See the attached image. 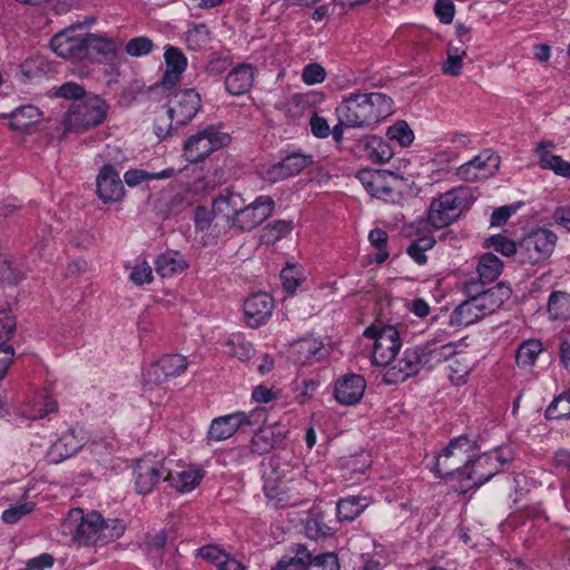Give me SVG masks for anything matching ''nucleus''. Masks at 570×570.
I'll return each instance as SVG.
<instances>
[{
    "instance_id": "f704fd0d",
    "label": "nucleus",
    "mask_w": 570,
    "mask_h": 570,
    "mask_svg": "<svg viewBox=\"0 0 570 570\" xmlns=\"http://www.w3.org/2000/svg\"><path fill=\"white\" fill-rule=\"evenodd\" d=\"M370 504L364 497H346L337 501L336 515L340 522H351L356 519Z\"/></svg>"
},
{
    "instance_id": "cd10ccee",
    "label": "nucleus",
    "mask_w": 570,
    "mask_h": 570,
    "mask_svg": "<svg viewBox=\"0 0 570 570\" xmlns=\"http://www.w3.org/2000/svg\"><path fill=\"white\" fill-rule=\"evenodd\" d=\"M554 148V142L551 140H541L538 142L534 151L539 159V165L542 169L552 170L556 175L570 178V163L562 159L560 156L553 155L551 150Z\"/></svg>"
},
{
    "instance_id": "37998d69",
    "label": "nucleus",
    "mask_w": 570,
    "mask_h": 570,
    "mask_svg": "<svg viewBox=\"0 0 570 570\" xmlns=\"http://www.w3.org/2000/svg\"><path fill=\"white\" fill-rule=\"evenodd\" d=\"M471 371V364L468 355L456 351V355L451 358L449 364V377L453 384L460 385L465 382Z\"/></svg>"
},
{
    "instance_id": "ea45409f",
    "label": "nucleus",
    "mask_w": 570,
    "mask_h": 570,
    "mask_svg": "<svg viewBox=\"0 0 570 570\" xmlns=\"http://www.w3.org/2000/svg\"><path fill=\"white\" fill-rule=\"evenodd\" d=\"M176 175V170L170 167L160 171H147L144 169H129L124 174V180L129 187H136L139 184L154 179H168Z\"/></svg>"
},
{
    "instance_id": "473e14b6",
    "label": "nucleus",
    "mask_w": 570,
    "mask_h": 570,
    "mask_svg": "<svg viewBox=\"0 0 570 570\" xmlns=\"http://www.w3.org/2000/svg\"><path fill=\"white\" fill-rule=\"evenodd\" d=\"M42 118V112L32 105H26L17 108L10 115V127L21 132H30L38 126Z\"/></svg>"
},
{
    "instance_id": "c756f323",
    "label": "nucleus",
    "mask_w": 570,
    "mask_h": 570,
    "mask_svg": "<svg viewBox=\"0 0 570 570\" xmlns=\"http://www.w3.org/2000/svg\"><path fill=\"white\" fill-rule=\"evenodd\" d=\"M511 296V288L503 283L497 284L485 291L480 296L474 297L483 316L495 312Z\"/></svg>"
},
{
    "instance_id": "f257e3e1",
    "label": "nucleus",
    "mask_w": 570,
    "mask_h": 570,
    "mask_svg": "<svg viewBox=\"0 0 570 570\" xmlns=\"http://www.w3.org/2000/svg\"><path fill=\"white\" fill-rule=\"evenodd\" d=\"M126 530L120 519H104L92 510L71 509L61 522V533L71 542L83 547L106 546L119 539Z\"/></svg>"
},
{
    "instance_id": "bb28decb",
    "label": "nucleus",
    "mask_w": 570,
    "mask_h": 570,
    "mask_svg": "<svg viewBox=\"0 0 570 570\" xmlns=\"http://www.w3.org/2000/svg\"><path fill=\"white\" fill-rule=\"evenodd\" d=\"M324 100V95L318 91H308L305 94H295L284 104L283 110L287 118L293 120L302 118L311 112L315 105Z\"/></svg>"
},
{
    "instance_id": "de8ad7c7",
    "label": "nucleus",
    "mask_w": 570,
    "mask_h": 570,
    "mask_svg": "<svg viewBox=\"0 0 570 570\" xmlns=\"http://www.w3.org/2000/svg\"><path fill=\"white\" fill-rule=\"evenodd\" d=\"M548 420L570 419V390L557 396L547 407Z\"/></svg>"
},
{
    "instance_id": "6e6d98bb",
    "label": "nucleus",
    "mask_w": 570,
    "mask_h": 570,
    "mask_svg": "<svg viewBox=\"0 0 570 570\" xmlns=\"http://www.w3.org/2000/svg\"><path fill=\"white\" fill-rule=\"evenodd\" d=\"M129 279L138 286L151 283L154 279L151 266L146 261L138 262L131 267Z\"/></svg>"
},
{
    "instance_id": "4be33fe9",
    "label": "nucleus",
    "mask_w": 570,
    "mask_h": 570,
    "mask_svg": "<svg viewBox=\"0 0 570 570\" xmlns=\"http://www.w3.org/2000/svg\"><path fill=\"white\" fill-rule=\"evenodd\" d=\"M164 60L165 71L158 87L163 90H171L180 82L187 69V58L180 49L168 45L165 47Z\"/></svg>"
},
{
    "instance_id": "a878e982",
    "label": "nucleus",
    "mask_w": 570,
    "mask_h": 570,
    "mask_svg": "<svg viewBox=\"0 0 570 570\" xmlns=\"http://www.w3.org/2000/svg\"><path fill=\"white\" fill-rule=\"evenodd\" d=\"M323 342L317 337L305 336L291 345L289 356L298 364H311L323 357Z\"/></svg>"
},
{
    "instance_id": "412c9836",
    "label": "nucleus",
    "mask_w": 570,
    "mask_h": 570,
    "mask_svg": "<svg viewBox=\"0 0 570 570\" xmlns=\"http://www.w3.org/2000/svg\"><path fill=\"white\" fill-rule=\"evenodd\" d=\"M96 191L105 204L117 203L124 197L122 181L112 165L106 164L100 168L96 178Z\"/></svg>"
},
{
    "instance_id": "2eb2a0df",
    "label": "nucleus",
    "mask_w": 570,
    "mask_h": 570,
    "mask_svg": "<svg viewBox=\"0 0 570 570\" xmlns=\"http://www.w3.org/2000/svg\"><path fill=\"white\" fill-rule=\"evenodd\" d=\"M500 167V156L492 149H484L473 159L458 167L455 175L460 180L474 183L492 177Z\"/></svg>"
},
{
    "instance_id": "72a5a7b5",
    "label": "nucleus",
    "mask_w": 570,
    "mask_h": 570,
    "mask_svg": "<svg viewBox=\"0 0 570 570\" xmlns=\"http://www.w3.org/2000/svg\"><path fill=\"white\" fill-rule=\"evenodd\" d=\"M167 461V471L164 481L177 490L178 492H189L197 487L203 478V474L197 470H180L174 471L170 469Z\"/></svg>"
},
{
    "instance_id": "9d476101",
    "label": "nucleus",
    "mask_w": 570,
    "mask_h": 570,
    "mask_svg": "<svg viewBox=\"0 0 570 570\" xmlns=\"http://www.w3.org/2000/svg\"><path fill=\"white\" fill-rule=\"evenodd\" d=\"M503 465V460L498 451L484 453L473 460L465 472L464 480L453 485L455 492L465 493L473 487H480L495 475Z\"/></svg>"
},
{
    "instance_id": "a19ab883",
    "label": "nucleus",
    "mask_w": 570,
    "mask_h": 570,
    "mask_svg": "<svg viewBox=\"0 0 570 570\" xmlns=\"http://www.w3.org/2000/svg\"><path fill=\"white\" fill-rule=\"evenodd\" d=\"M226 345L228 346V354L243 362L250 360L255 354L254 345L242 333L232 334L227 338Z\"/></svg>"
},
{
    "instance_id": "e2e57ef3",
    "label": "nucleus",
    "mask_w": 570,
    "mask_h": 570,
    "mask_svg": "<svg viewBox=\"0 0 570 570\" xmlns=\"http://www.w3.org/2000/svg\"><path fill=\"white\" fill-rule=\"evenodd\" d=\"M56 96L66 99H80L87 97L85 88L77 82L68 81L56 89Z\"/></svg>"
},
{
    "instance_id": "a18cd8bd",
    "label": "nucleus",
    "mask_w": 570,
    "mask_h": 570,
    "mask_svg": "<svg viewBox=\"0 0 570 570\" xmlns=\"http://www.w3.org/2000/svg\"><path fill=\"white\" fill-rule=\"evenodd\" d=\"M542 352V344L537 340L523 342L515 354V362L521 367H528L535 363L539 354Z\"/></svg>"
},
{
    "instance_id": "13d9d810",
    "label": "nucleus",
    "mask_w": 570,
    "mask_h": 570,
    "mask_svg": "<svg viewBox=\"0 0 570 570\" xmlns=\"http://www.w3.org/2000/svg\"><path fill=\"white\" fill-rule=\"evenodd\" d=\"M16 331V320L10 312L0 311V345H8Z\"/></svg>"
},
{
    "instance_id": "4d7b16f0",
    "label": "nucleus",
    "mask_w": 570,
    "mask_h": 570,
    "mask_svg": "<svg viewBox=\"0 0 570 570\" xmlns=\"http://www.w3.org/2000/svg\"><path fill=\"white\" fill-rule=\"evenodd\" d=\"M325 77V69L316 62L306 65L302 71V80L308 86L323 82Z\"/></svg>"
},
{
    "instance_id": "4468645a",
    "label": "nucleus",
    "mask_w": 570,
    "mask_h": 570,
    "mask_svg": "<svg viewBox=\"0 0 570 570\" xmlns=\"http://www.w3.org/2000/svg\"><path fill=\"white\" fill-rule=\"evenodd\" d=\"M86 39L87 31L79 26H70L55 35L50 46L53 52L63 59L82 61Z\"/></svg>"
},
{
    "instance_id": "e433bc0d",
    "label": "nucleus",
    "mask_w": 570,
    "mask_h": 570,
    "mask_svg": "<svg viewBox=\"0 0 570 570\" xmlns=\"http://www.w3.org/2000/svg\"><path fill=\"white\" fill-rule=\"evenodd\" d=\"M421 346L424 351L426 365L429 366H434L444 361H449L456 355V345L454 343L436 344L429 342Z\"/></svg>"
},
{
    "instance_id": "0e129e2a",
    "label": "nucleus",
    "mask_w": 570,
    "mask_h": 570,
    "mask_svg": "<svg viewBox=\"0 0 570 570\" xmlns=\"http://www.w3.org/2000/svg\"><path fill=\"white\" fill-rule=\"evenodd\" d=\"M434 12L442 23H451L454 18L455 7L451 0H436Z\"/></svg>"
},
{
    "instance_id": "864d4df0",
    "label": "nucleus",
    "mask_w": 570,
    "mask_h": 570,
    "mask_svg": "<svg viewBox=\"0 0 570 570\" xmlns=\"http://www.w3.org/2000/svg\"><path fill=\"white\" fill-rule=\"evenodd\" d=\"M368 240L373 247L379 252L375 256V262L381 264L389 258V253L385 249L387 244V233L381 228H374L368 234Z\"/></svg>"
},
{
    "instance_id": "f3484780",
    "label": "nucleus",
    "mask_w": 570,
    "mask_h": 570,
    "mask_svg": "<svg viewBox=\"0 0 570 570\" xmlns=\"http://www.w3.org/2000/svg\"><path fill=\"white\" fill-rule=\"evenodd\" d=\"M122 41L105 33L87 32L83 60L98 63L114 61L121 50Z\"/></svg>"
},
{
    "instance_id": "3c124183",
    "label": "nucleus",
    "mask_w": 570,
    "mask_h": 570,
    "mask_svg": "<svg viewBox=\"0 0 570 570\" xmlns=\"http://www.w3.org/2000/svg\"><path fill=\"white\" fill-rule=\"evenodd\" d=\"M154 48V41L146 36L131 38L125 46L126 53L135 58L149 55Z\"/></svg>"
},
{
    "instance_id": "ddd939ff",
    "label": "nucleus",
    "mask_w": 570,
    "mask_h": 570,
    "mask_svg": "<svg viewBox=\"0 0 570 570\" xmlns=\"http://www.w3.org/2000/svg\"><path fill=\"white\" fill-rule=\"evenodd\" d=\"M275 203L271 196L261 195L255 200L243 205L229 229L250 232L265 222L274 212Z\"/></svg>"
},
{
    "instance_id": "5701e85b",
    "label": "nucleus",
    "mask_w": 570,
    "mask_h": 570,
    "mask_svg": "<svg viewBox=\"0 0 570 570\" xmlns=\"http://www.w3.org/2000/svg\"><path fill=\"white\" fill-rule=\"evenodd\" d=\"M273 309L274 301L267 293L253 294L244 302L245 318L253 328L265 324L271 317Z\"/></svg>"
},
{
    "instance_id": "1a4fd4ad",
    "label": "nucleus",
    "mask_w": 570,
    "mask_h": 570,
    "mask_svg": "<svg viewBox=\"0 0 570 570\" xmlns=\"http://www.w3.org/2000/svg\"><path fill=\"white\" fill-rule=\"evenodd\" d=\"M230 137L214 126L190 135L184 142V156L189 163H198L226 146Z\"/></svg>"
},
{
    "instance_id": "680f3d73",
    "label": "nucleus",
    "mask_w": 570,
    "mask_h": 570,
    "mask_svg": "<svg viewBox=\"0 0 570 570\" xmlns=\"http://www.w3.org/2000/svg\"><path fill=\"white\" fill-rule=\"evenodd\" d=\"M488 243L494 248V250L501 253L504 256H511L515 253H519L515 244L502 235L491 236L488 239Z\"/></svg>"
},
{
    "instance_id": "6ab92c4d",
    "label": "nucleus",
    "mask_w": 570,
    "mask_h": 570,
    "mask_svg": "<svg viewBox=\"0 0 570 570\" xmlns=\"http://www.w3.org/2000/svg\"><path fill=\"white\" fill-rule=\"evenodd\" d=\"M356 177L373 197L384 200L393 197L396 176L391 171L362 169L357 173Z\"/></svg>"
},
{
    "instance_id": "dca6fc26",
    "label": "nucleus",
    "mask_w": 570,
    "mask_h": 570,
    "mask_svg": "<svg viewBox=\"0 0 570 570\" xmlns=\"http://www.w3.org/2000/svg\"><path fill=\"white\" fill-rule=\"evenodd\" d=\"M557 236L549 229L540 228L527 235L519 247V255L530 264L539 263L551 255Z\"/></svg>"
},
{
    "instance_id": "20e7f679",
    "label": "nucleus",
    "mask_w": 570,
    "mask_h": 570,
    "mask_svg": "<svg viewBox=\"0 0 570 570\" xmlns=\"http://www.w3.org/2000/svg\"><path fill=\"white\" fill-rule=\"evenodd\" d=\"M478 444L465 435L452 439L449 444L433 458V472L442 479L464 480L471 458L475 456Z\"/></svg>"
},
{
    "instance_id": "bf43d9fd",
    "label": "nucleus",
    "mask_w": 570,
    "mask_h": 570,
    "mask_svg": "<svg viewBox=\"0 0 570 570\" xmlns=\"http://www.w3.org/2000/svg\"><path fill=\"white\" fill-rule=\"evenodd\" d=\"M305 570H338V560L332 552L317 554Z\"/></svg>"
},
{
    "instance_id": "8fccbe9b",
    "label": "nucleus",
    "mask_w": 570,
    "mask_h": 570,
    "mask_svg": "<svg viewBox=\"0 0 570 570\" xmlns=\"http://www.w3.org/2000/svg\"><path fill=\"white\" fill-rule=\"evenodd\" d=\"M287 177L299 174L311 163V157L303 154H291L278 161Z\"/></svg>"
},
{
    "instance_id": "79ce46f5",
    "label": "nucleus",
    "mask_w": 570,
    "mask_h": 570,
    "mask_svg": "<svg viewBox=\"0 0 570 570\" xmlns=\"http://www.w3.org/2000/svg\"><path fill=\"white\" fill-rule=\"evenodd\" d=\"M365 148L368 158L379 164L387 163L394 155L391 145L380 137H372Z\"/></svg>"
},
{
    "instance_id": "b1692460",
    "label": "nucleus",
    "mask_w": 570,
    "mask_h": 570,
    "mask_svg": "<svg viewBox=\"0 0 570 570\" xmlns=\"http://www.w3.org/2000/svg\"><path fill=\"white\" fill-rule=\"evenodd\" d=\"M83 445V438L77 434L76 429H69L51 444L47 452L49 463L58 464L75 455Z\"/></svg>"
},
{
    "instance_id": "774afa93",
    "label": "nucleus",
    "mask_w": 570,
    "mask_h": 570,
    "mask_svg": "<svg viewBox=\"0 0 570 570\" xmlns=\"http://www.w3.org/2000/svg\"><path fill=\"white\" fill-rule=\"evenodd\" d=\"M309 126L312 134L317 138H327L331 135V127L327 120L320 117L316 112H312Z\"/></svg>"
},
{
    "instance_id": "c9c22d12",
    "label": "nucleus",
    "mask_w": 570,
    "mask_h": 570,
    "mask_svg": "<svg viewBox=\"0 0 570 570\" xmlns=\"http://www.w3.org/2000/svg\"><path fill=\"white\" fill-rule=\"evenodd\" d=\"M187 267L186 261L174 252L160 254L155 261V269L161 277H173L183 273Z\"/></svg>"
},
{
    "instance_id": "6e6552de",
    "label": "nucleus",
    "mask_w": 570,
    "mask_h": 570,
    "mask_svg": "<svg viewBox=\"0 0 570 570\" xmlns=\"http://www.w3.org/2000/svg\"><path fill=\"white\" fill-rule=\"evenodd\" d=\"M363 336L373 340L372 363L376 366L389 365L401 348L400 332L393 325H371Z\"/></svg>"
},
{
    "instance_id": "09e8293b",
    "label": "nucleus",
    "mask_w": 570,
    "mask_h": 570,
    "mask_svg": "<svg viewBox=\"0 0 570 570\" xmlns=\"http://www.w3.org/2000/svg\"><path fill=\"white\" fill-rule=\"evenodd\" d=\"M209 39V30L204 23L194 24L186 32V45L190 50L205 48Z\"/></svg>"
},
{
    "instance_id": "58836bf2",
    "label": "nucleus",
    "mask_w": 570,
    "mask_h": 570,
    "mask_svg": "<svg viewBox=\"0 0 570 570\" xmlns=\"http://www.w3.org/2000/svg\"><path fill=\"white\" fill-rule=\"evenodd\" d=\"M548 313L552 320L570 318V293L554 291L550 294L547 304Z\"/></svg>"
},
{
    "instance_id": "a211bd4d",
    "label": "nucleus",
    "mask_w": 570,
    "mask_h": 570,
    "mask_svg": "<svg viewBox=\"0 0 570 570\" xmlns=\"http://www.w3.org/2000/svg\"><path fill=\"white\" fill-rule=\"evenodd\" d=\"M424 365H426V360L422 346L409 347L397 363L387 370L384 380L387 383L404 382L410 376L417 374Z\"/></svg>"
},
{
    "instance_id": "0eeeda50",
    "label": "nucleus",
    "mask_w": 570,
    "mask_h": 570,
    "mask_svg": "<svg viewBox=\"0 0 570 570\" xmlns=\"http://www.w3.org/2000/svg\"><path fill=\"white\" fill-rule=\"evenodd\" d=\"M267 420L264 407H256L249 413L237 411L227 415L214 419L209 425L207 438L210 441L219 442L233 436L237 430L245 425L259 426Z\"/></svg>"
},
{
    "instance_id": "f8f14e48",
    "label": "nucleus",
    "mask_w": 570,
    "mask_h": 570,
    "mask_svg": "<svg viewBox=\"0 0 570 570\" xmlns=\"http://www.w3.org/2000/svg\"><path fill=\"white\" fill-rule=\"evenodd\" d=\"M167 471V460L156 455L139 459L132 471L135 489L139 494H148L164 480Z\"/></svg>"
},
{
    "instance_id": "5fc2aeb1",
    "label": "nucleus",
    "mask_w": 570,
    "mask_h": 570,
    "mask_svg": "<svg viewBox=\"0 0 570 570\" xmlns=\"http://www.w3.org/2000/svg\"><path fill=\"white\" fill-rule=\"evenodd\" d=\"M33 510L35 503L31 501L17 503L2 512V520L7 524H13L18 522L22 517L31 513Z\"/></svg>"
},
{
    "instance_id": "423d86ee",
    "label": "nucleus",
    "mask_w": 570,
    "mask_h": 570,
    "mask_svg": "<svg viewBox=\"0 0 570 570\" xmlns=\"http://www.w3.org/2000/svg\"><path fill=\"white\" fill-rule=\"evenodd\" d=\"M107 115V105L98 96H88L73 104L63 117V132L81 134L100 125Z\"/></svg>"
},
{
    "instance_id": "9b49d317",
    "label": "nucleus",
    "mask_w": 570,
    "mask_h": 570,
    "mask_svg": "<svg viewBox=\"0 0 570 570\" xmlns=\"http://www.w3.org/2000/svg\"><path fill=\"white\" fill-rule=\"evenodd\" d=\"M187 365V358L180 354L163 355L142 370V383L147 389H154L181 375Z\"/></svg>"
},
{
    "instance_id": "c85d7f7f",
    "label": "nucleus",
    "mask_w": 570,
    "mask_h": 570,
    "mask_svg": "<svg viewBox=\"0 0 570 570\" xmlns=\"http://www.w3.org/2000/svg\"><path fill=\"white\" fill-rule=\"evenodd\" d=\"M264 492L269 502L276 508L296 505L299 498L292 493V488L283 480H277L272 475L265 478Z\"/></svg>"
},
{
    "instance_id": "2f4dec72",
    "label": "nucleus",
    "mask_w": 570,
    "mask_h": 570,
    "mask_svg": "<svg viewBox=\"0 0 570 570\" xmlns=\"http://www.w3.org/2000/svg\"><path fill=\"white\" fill-rule=\"evenodd\" d=\"M283 439L284 432L281 429L276 432L273 426H263L252 438L248 449L253 454L263 455L279 444Z\"/></svg>"
},
{
    "instance_id": "69168bd1",
    "label": "nucleus",
    "mask_w": 570,
    "mask_h": 570,
    "mask_svg": "<svg viewBox=\"0 0 570 570\" xmlns=\"http://www.w3.org/2000/svg\"><path fill=\"white\" fill-rule=\"evenodd\" d=\"M284 289L293 293L302 282L301 273L293 266H287L281 272Z\"/></svg>"
},
{
    "instance_id": "338daca9",
    "label": "nucleus",
    "mask_w": 570,
    "mask_h": 570,
    "mask_svg": "<svg viewBox=\"0 0 570 570\" xmlns=\"http://www.w3.org/2000/svg\"><path fill=\"white\" fill-rule=\"evenodd\" d=\"M217 226L213 212H208L205 207H197L195 212V227L197 230H206L210 227L216 228Z\"/></svg>"
},
{
    "instance_id": "393cba45",
    "label": "nucleus",
    "mask_w": 570,
    "mask_h": 570,
    "mask_svg": "<svg viewBox=\"0 0 570 570\" xmlns=\"http://www.w3.org/2000/svg\"><path fill=\"white\" fill-rule=\"evenodd\" d=\"M366 387L363 376L357 374H347L337 380L334 395L338 403L343 405H353L363 397Z\"/></svg>"
},
{
    "instance_id": "c03bdc74",
    "label": "nucleus",
    "mask_w": 570,
    "mask_h": 570,
    "mask_svg": "<svg viewBox=\"0 0 570 570\" xmlns=\"http://www.w3.org/2000/svg\"><path fill=\"white\" fill-rule=\"evenodd\" d=\"M454 316L460 325H470L484 317L481 313L476 301L473 298H466L462 302L454 311Z\"/></svg>"
},
{
    "instance_id": "39448f33",
    "label": "nucleus",
    "mask_w": 570,
    "mask_h": 570,
    "mask_svg": "<svg viewBox=\"0 0 570 570\" xmlns=\"http://www.w3.org/2000/svg\"><path fill=\"white\" fill-rule=\"evenodd\" d=\"M475 200L473 190L466 186L452 188L438 198L429 207L428 222L434 228H443L456 220Z\"/></svg>"
},
{
    "instance_id": "7ed1b4c3",
    "label": "nucleus",
    "mask_w": 570,
    "mask_h": 570,
    "mask_svg": "<svg viewBox=\"0 0 570 570\" xmlns=\"http://www.w3.org/2000/svg\"><path fill=\"white\" fill-rule=\"evenodd\" d=\"M200 95L195 89H183L169 95L165 107L157 111L154 131L160 139L167 138L181 126L187 125L199 111Z\"/></svg>"
},
{
    "instance_id": "49530a36",
    "label": "nucleus",
    "mask_w": 570,
    "mask_h": 570,
    "mask_svg": "<svg viewBox=\"0 0 570 570\" xmlns=\"http://www.w3.org/2000/svg\"><path fill=\"white\" fill-rule=\"evenodd\" d=\"M292 220H275L263 228L262 239L266 244H274L293 230Z\"/></svg>"
},
{
    "instance_id": "052dcab7",
    "label": "nucleus",
    "mask_w": 570,
    "mask_h": 570,
    "mask_svg": "<svg viewBox=\"0 0 570 570\" xmlns=\"http://www.w3.org/2000/svg\"><path fill=\"white\" fill-rule=\"evenodd\" d=\"M305 531L308 538L317 540L331 534L332 529L318 518H312L306 522Z\"/></svg>"
},
{
    "instance_id": "603ef678",
    "label": "nucleus",
    "mask_w": 570,
    "mask_h": 570,
    "mask_svg": "<svg viewBox=\"0 0 570 570\" xmlns=\"http://www.w3.org/2000/svg\"><path fill=\"white\" fill-rule=\"evenodd\" d=\"M390 140L399 142L400 146L406 147L414 139L413 131L405 121H397L386 130Z\"/></svg>"
},
{
    "instance_id": "4c0bfd02",
    "label": "nucleus",
    "mask_w": 570,
    "mask_h": 570,
    "mask_svg": "<svg viewBox=\"0 0 570 570\" xmlns=\"http://www.w3.org/2000/svg\"><path fill=\"white\" fill-rule=\"evenodd\" d=\"M503 267L502 261L492 253H485L479 259L476 267L479 278L482 283H492L501 274Z\"/></svg>"
},
{
    "instance_id": "7c9ffc66",
    "label": "nucleus",
    "mask_w": 570,
    "mask_h": 570,
    "mask_svg": "<svg viewBox=\"0 0 570 570\" xmlns=\"http://www.w3.org/2000/svg\"><path fill=\"white\" fill-rule=\"evenodd\" d=\"M254 71L250 65H239L234 68L225 79L226 90L233 96H240L249 91L253 86Z\"/></svg>"
},
{
    "instance_id": "aec40b11",
    "label": "nucleus",
    "mask_w": 570,
    "mask_h": 570,
    "mask_svg": "<svg viewBox=\"0 0 570 570\" xmlns=\"http://www.w3.org/2000/svg\"><path fill=\"white\" fill-rule=\"evenodd\" d=\"M245 202L246 199L240 193L230 189H226L215 197L213 200V215L214 219H216V225L223 223L224 228L229 229L234 219L237 218L240 209H243Z\"/></svg>"
},
{
    "instance_id": "f03ea898",
    "label": "nucleus",
    "mask_w": 570,
    "mask_h": 570,
    "mask_svg": "<svg viewBox=\"0 0 570 570\" xmlns=\"http://www.w3.org/2000/svg\"><path fill=\"white\" fill-rule=\"evenodd\" d=\"M393 112V100L383 92L351 94L336 108L337 120L347 128H368Z\"/></svg>"
}]
</instances>
